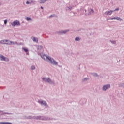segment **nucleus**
<instances>
[{
	"instance_id": "nucleus-32",
	"label": "nucleus",
	"mask_w": 124,
	"mask_h": 124,
	"mask_svg": "<svg viewBox=\"0 0 124 124\" xmlns=\"http://www.w3.org/2000/svg\"><path fill=\"white\" fill-rule=\"evenodd\" d=\"M114 43H116V42H115V41H114Z\"/></svg>"
},
{
	"instance_id": "nucleus-7",
	"label": "nucleus",
	"mask_w": 124,
	"mask_h": 124,
	"mask_svg": "<svg viewBox=\"0 0 124 124\" xmlns=\"http://www.w3.org/2000/svg\"><path fill=\"white\" fill-rule=\"evenodd\" d=\"M69 29H66L64 30H61L58 31V33L59 34H65V33H67V32H69Z\"/></svg>"
},
{
	"instance_id": "nucleus-11",
	"label": "nucleus",
	"mask_w": 124,
	"mask_h": 124,
	"mask_svg": "<svg viewBox=\"0 0 124 124\" xmlns=\"http://www.w3.org/2000/svg\"><path fill=\"white\" fill-rule=\"evenodd\" d=\"M34 2H35V1L28 0L26 1V4H31V3H34Z\"/></svg>"
},
{
	"instance_id": "nucleus-6",
	"label": "nucleus",
	"mask_w": 124,
	"mask_h": 124,
	"mask_svg": "<svg viewBox=\"0 0 124 124\" xmlns=\"http://www.w3.org/2000/svg\"><path fill=\"white\" fill-rule=\"evenodd\" d=\"M38 102L39 104H41V105H43L44 106H46V107H48V104H47L46 101L43 100H39Z\"/></svg>"
},
{
	"instance_id": "nucleus-30",
	"label": "nucleus",
	"mask_w": 124,
	"mask_h": 124,
	"mask_svg": "<svg viewBox=\"0 0 124 124\" xmlns=\"http://www.w3.org/2000/svg\"><path fill=\"white\" fill-rule=\"evenodd\" d=\"M41 9H43V7H41Z\"/></svg>"
},
{
	"instance_id": "nucleus-18",
	"label": "nucleus",
	"mask_w": 124,
	"mask_h": 124,
	"mask_svg": "<svg viewBox=\"0 0 124 124\" xmlns=\"http://www.w3.org/2000/svg\"><path fill=\"white\" fill-rule=\"evenodd\" d=\"M89 80V78H84L82 79V81L83 82H87Z\"/></svg>"
},
{
	"instance_id": "nucleus-20",
	"label": "nucleus",
	"mask_w": 124,
	"mask_h": 124,
	"mask_svg": "<svg viewBox=\"0 0 124 124\" xmlns=\"http://www.w3.org/2000/svg\"><path fill=\"white\" fill-rule=\"evenodd\" d=\"M49 0H40L39 1L40 3H45V2H46V1H48Z\"/></svg>"
},
{
	"instance_id": "nucleus-25",
	"label": "nucleus",
	"mask_w": 124,
	"mask_h": 124,
	"mask_svg": "<svg viewBox=\"0 0 124 124\" xmlns=\"http://www.w3.org/2000/svg\"><path fill=\"white\" fill-rule=\"evenodd\" d=\"M1 124H12V123L10 122H2Z\"/></svg>"
},
{
	"instance_id": "nucleus-12",
	"label": "nucleus",
	"mask_w": 124,
	"mask_h": 124,
	"mask_svg": "<svg viewBox=\"0 0 124 124\" xmlns=\"http://www.w3.org/2000/svg\"><path fill=\"white\" fill-rule=\"evenodd\" d=\"M110 85H104L103 87V91H106V90H107V89H109L110 88Z\"/></svg>"
},
{
	"instance_id": "nucleus-13",
	"label": "nucleus",
	"mask_w": 124,
	"mask_h": 124,
	"mask_svg": "<svg viewBox=\"0 0 124 124\" xmlns=\"http://www.w3.org/2000/svg\"><path fill=\"white\" fill-rule=\"evenodd\" d=\"M22 50L26 53V55H29V49L26 47H22Z\"/></svg>"
},
{
	"instance_id": "nucleus-4",
	"label": "nucleus",
	"mask_w": 124,
	"mask_h": 124,
	"mask_svg": "<svg viewBox=\"0 0 124 124\" xmlns=\"http://www.w3.org/2000/svg\"><path fill=\"white\" fill-rule=\"evenodd\" d=\"M11 25L12 27H20L21 26V23L18 20H16L11 23Z\"/></svg>"
},
{
	"instance_id": "nucleus-9",
	"label": "nucleus",
	"mask_w": 124,
	"mask_h": 124,
	"mask_svg": "<svg viewBox=\"0 0 124 124\" xmlns=\"http://www.w3.org/2000/svg\"><path fill=\"white\" fill-rule=\"evenodd\" d=\"M11 45H21V43H18L16 41H11Z\"/></svg>"
},
{
	"instance_id": "nucleus-34",
	"label": "nucleus",
	"mask_w": 124,
	"mask_h": 124,
	"mask_svg": "<svg viewBox=\"0 0 124 124\" xmlns=\"http://www.w3.org/2000/svg\"><path fill=\"white\" fill-rule=\"evenodd\" d=\"M1 3L0 2V5H1Z\"/></svg>"
},
{
	"instance_id": "nucleus-21",
	"label": "nucleus",
	"mask_w": 124,
	"mask_h": 124,
	"mask_svg": "<svg viewBox=\"0 0 124 124\" xmlns=\"http://www.w3.org/2000/svg\"><path fill=\"white\" fill-rule=\"evenodd\" d=\"M75 41H80L81 40V38L79 37H77L75 38Z\"/></svg>"
},
{
	"instance_id": "nucleus-16",
	"label": "nucleus",
	"mask_w": 124,
	"mask_h": 124,
	"mask_svg": "<svg viewBox=\"0 0 124 124\" xmlns=\"http://www.w3.org/2000/svg\"><path fill=\"white\" fill-rule=\"evenodd\" d=\"M0 43L1 44H6V39L2 40L0 41Z\"/></svg>"
},
{
	"instance_id": "nucleus-23",
	"label": "nucleus",
	"mask_w": 124,
	"mask_h": 124,
	"mask_svg": "<svg viewBox=\"0 0 124 124\" xmlns=\"http://www.w3.org/2000/svg\"><path fill=\"white\" fill-rule=\"evenodd\" d=\"M37 48H38V50H41V49H43V46H37Z\"/></svg>"
},
{
	"instance_id": "nucleus-26",
	"label": "nucleus",
	"mask_w": 124,
	"mask_h": 124,
	"mask_svg": "<svg viewBox=\"0 0 124 124\" xmlns=\"http://www.w3.org/2000/svg\"><path fill=\"white\" fill-rule=\"evenodd\" d=\"M7 22H8V20L7 19L4 20V25H7Z\"/></svg>"
},
{
	"instance_id": "nucleus-24",
	"label": "nucleus",
	"mask_w": 124,
	"mask_h": 124,
	"mask_svg": "<svg viewBox=\"0 0 124 124\" xmlns=\"http://www.w3.org/2000/svg\"><path fill=\"white\" fill-rule=\"evenodd\" d=\"M72 9V6H69V7H67V10H71Z\"/></svg>"
},
{
	"instance_id": "nucleus-33",
	"label": "nucleus",
	"mask_w": 124,
	"mask_h": 124,
	"mask_svg": "<svg viewBox=\"0 0 124 124\" xmlns=\"http://www.w3.org/2000/svg\"><path fill=\"white\" fill-rule=\"evenodd\" d=\"M95 75H96V74H94V76H95Z\"/></svg>"
},
{
	"instance_id": "nucleus-28",
	"label": "nucleus",
	"mask_w": 124,
	"mask_h": 124,
	"mask_svg": "<svg viewBox=\"0 0 124 124\" xmlns=\"http://www.w3.org/2000/svg\"><path fill=\"white\" fill-rule=\"evenodd\" d=\"M118 10H119V8L116 9L115 10H114L113 11V12H114V11H118Z\"/></svg>"
},
{
	"instance_id": "nucleus-8",
	"label": "nucleus",
	"mask_w": 124,
	"mask_h": 124,
	"mask_svg": "<svg viewBox=\"0 0 124 124\" xmlns=\"http://www.w3.org/2000/svg\"><path fill=\"white\" fill-rule=\"evenodd\" d=\"M93 9L92 8H90L88 9V13L86 14V15H91V14H93Z\"/></svg>"
},
{
	"instance_id": "nucleus-15",
	"label": "nucleus",
	"mask_w": 124,
	"mask_h": 124,
	"mask_svg": "<svg viewBox=\"0 0 124 124\" xmlns=\"http://www.w3.org/2000/svg\"><path fill=\"white\" fill-rule=\"evenodd\" d=\"M112 12H114V11H107L105 12V14L106 15H111Z\"/></svg>"
},
{
	"instance_id": "nucleus-22",
	"label": "nucleus",
	"mask_w": 124,
	"mask_h": 124,
	"mask_svg": "<svg viewBox=\"0 0 124 124\" xmlns=\"http://www.w3.org/2000/svg\"><path fill=\"white\" fill-rule=\"evenodd\" d=\"M31 68L32 70H35V65H31Z\"/></svg>"
},
{
	"instance_id": "nucleus-2",
	"label": "nucleus",
	"mask_w": 124,
	"mask_h": 124,
	"mask_svg": "<svg viewBox=\"0 0 124 124\" xmlns=\"http://www.w3.org/2000/svg\"><path fill=\"white\" fill-rule=\"evenodd\" d=\"M42 80L44 82H46V83H49L51 85L54 84V81H53L50 78L43 77L42 78Z\"/></svg>"
},
{
	"instance_id": "nucleus-3",
	"label": "nucleus",
	"mask_w": 124,
	"mask_h": 124,
	"mask_svg": "<svg viewBox=\"0 0 124 124\" xmlns=\"http://www.w3.org/2000/svg\"><path fill=\"white\" fill-rule=\"evenodd\" d=\"M34 119H36V120H42L43 121H49V120H50V117L38 116H35Z\"/></svg>"
},
{
	"instance_id": "nucleus-19",
	"label": "nucleus",
	"mask_w": 124,
	"mask_h": 124,
	"mask_svg": "<svg viewBox=\"0 0 124 124\" xmlns=\"http://www.w3.org/2000/svg\"><path fill=\"white\" fill-rule=\"evenodd\" d=\"M111 20H118V21H122V19L119 17L112 18H111Z\"/></svg>"
},
{
	"instance_id": "nucleus-10",
	"label": "nucleus",
	"mask_w": 124,
	"mask_h": 124,
	"mask_svg": "<svg viewBox=\"0 0 124 124\" xmlns=\"http://www.w3.org/2000/svg\"><path fill=\"white\" fill-rule=\"evenodd\" d=\"M31 38L33 42H38V38L32 36Z\"/></svg>"
},
{
	"instance_id": "nucleus-31",
	"label": "nucleus",
	"mask_w": 124,
	"mask_h": 124,
	"mask_svg": "<svg viewBox=\"0 0 124 124\" xmlns=\"http://www.w3.org/2000/svg\"><path fill=\"white\" fill-rule=\"evenodd\" d=\"M1 123H2V122H0V124H1Z\"/></svg>"
},
{
	"instance_id": "nucleus-14",
	"label": "nucleus",
	"mask_w": 124,
	"mask_h": 124,
	"mask_svg": "<svg viewBox=\"0 0 124 124\" xmlns=\"http://www.w3.org/2000/svg\"><path fill=\"white\" fill-rule=\"evenodd\" d=\"M25 20H26V21H28V22H32V21H33V20L31 18H30L29 17H26Z\"/></svg>"
},
{
	"instance_id": "nucleus-17",
	"label": "nucleus",
	"mask_w": 124,
	"mask_h": 124,
	"mask_svg": "<svg viewBox=\"0 0 124 124\" xmlns=\"http://www.w3.org/2000/svg\"><path fill=\"white\" fill-rule=\"evenodd\" d=\"M6 44L7 45H11V41L6 39Z\"/></svg>"
},
{
	"instance_id": "nucleus-1",
	"label": "nucleus",
	"mask_w": 124,
	"mask_h": 124,
	"mask_svg": "<svg viewBox=\"0 0 124 124\" xmlns=\"http://www.w3.org/2000/svg\"><path fill=\"white\" fill-rule=\"evenodd\" d=\"M41 57L44 61L50 62L51 64H53V65L59 66V64H58V62L56 61L54 58L51 57L50 56L46 55L45 54H41Z\"/></svg>"
},
{
	"instance_id": "nucleus-29",
	"label": "nucleus",
	"mask_w": 124,
	"mask_h": 124,
	"mask_svg": "<svg viewBox=\"0 0 124 124\" xmlns=\"http://www.w3.org/2000/svg\"><path fill=\"white\" fill-rule=\"evenodd\" d=\"M51 17H53V15H51V16H50V18H51Z\"/></svg>"
},
{
	"instance_id": "nucleus-27",
	"label": "nucleus",
	"mask_w": 124,
	"mask_h": 124,
	"mask_svg": "<svg viewBox=\"0 0 124 124\" xmlns=\"http://www.w3.org/2000/svg\"><path fill=\"white\" fill-rule=\"evenodd\" d=\"M4 114V112L2 111H0V115H3Z\"/></svg>"
},
{
	"instance_id": "nucleus-5",
	"label": "nucleus",
	"mask_w": 124,
	"mask_h": 124,
	"mask_svg": "<svg viewBox=\"0 0 124 124\" xmlns=\"http://www.w3.org/2000/svg\"><path fill=\"white\" fill-rule=\"evenodd\" d=\"M0 60L4 62H9V59L8 58L2 55H0Z\"/></svg>"
}]
</instances>
